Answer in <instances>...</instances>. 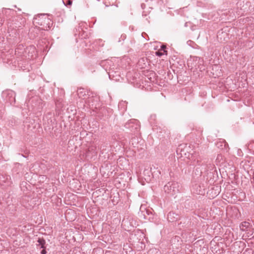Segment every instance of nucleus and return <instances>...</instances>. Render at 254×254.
Masks as SVG:
<instances>
[{"mask_svg": "<svg viewBox=\"0 0 254 254\" xmlns=\"http://www.w3.org/2000/svg\"><path fill=\"white\" fill-rule=\"evenodd\" d=\"M189 161L188 164L190 166L195 168L194 173L196 176H201L206 178L207 181L211 179L213 172L215 171V165L210 162H202L201 157L197 153H191L188 156Z\"/></svg>", "mask_w": 254, "mask_h": 254, "instance_id": "obj_1", "label": "nucleus"}, {"mask_svg": "<svg viewBox=\"0 0 254 254\" xmlns=\"http://www.w3.org/2000/svg\"><path fill=\"white\" fill-rule=\"evenodd\" d=\"M48 16L49 15L47 14H39L34 18V22L43 26V29L48 30L52 26L53 22Z\"/></svg>", "mask_w": 254, "mask_h": 254, "instance_id": "obj_2", "label": "nucleus"}, {"mask_svg": "<svg viewBox=\"0 0 254 254\" xmlns=\"http://www.w3.org/2000/svg\"><path fill=\"white\" fill-rule=\"evenodd\" d=\"M179 184L175 181L169 182L164 187L165 192L171 195L178 193L179 191Z\"/></svg>", "mask_w": 254, "mask_h": 254, "instance_id": "obj_3", "label": "nucleus"}, {"mask_svg": "<svg viewBox=\"0 0 254 254\" xmlns=\"http://www.w3.org/2000/svg\"><path fill=\"white\" fill-rule=\"evenodd\" d=\"M1 96L6 102H8L10 105L15 102V93L12 90L4 91L2 92Z\"/></svg>", "mask_w": 254, "mask_h": 254, "instance_id": "obj_4", "label": "nucleus"}, {"mask_svg": "<svg viewBox=\"0 0 254 254\" xmlns=\"http://www.w3.org/2000/svg\"><path fill=\"white\" fill-rule=\"evenodd\" d=\"M125 127L127 128H129L130 131L133 132H137L140 126L137 120L131 119L125 124Z\"/></svg>", "mask_w": 254, "mask_h": 254, "instance_id": "obj_5", "label": "nucleus"}, {"mask_svg": "<svg viewBox=\"0 0 254 254\" xmlns=\"http://www.w3.org/2000/svg\"><path fill=\"white\" fill-rule=\"evenodd\" d=\"M11 184L10 177L6 174L0 175V185L6 188L9 186Z\"/></svg>", "mask_w": 254, "mask_h": 254, "instance_id": "obj_6", "label": "nucleus"}, {"mask_svg": "<svg viewBox=\"0 0 254 254\" xmlns=\"http://www.w3.org/2000/svg\"><path fill=\"white\" fill-rule=\"evenodd\" d=\"M188 148L189 147L187 146V144H180L177 147L176 152L178 155L180 154L181 156L183 155H186Z\"/></svg>", "mask_w": 254, "mask_h": 254, "instance_id": "obj_7", "label": "nucleus"}, {"mask_svg": "<svg viewBox=\"0 0 254 254\" xmlns=\"http://www.w3.org/2000/svg\"><path fill=\"white\" fill-rule=\"evenodd\" d=\"M178 215L174 212H170L167 215V219L168 221L173 222L178 220Z\"/></svg>", "mask_w": 254, "mask_h": 254, "instance_id": "obj_8", "label": "nucleus"}, {"mask_svg": "<svg viewBox=\"0 0 254 254\" xmlns=\"http://www.w3.org/2000/svg\"><path fill=\"white\" fill-rule=\"evenodd\" d=\"M193 192L197 194L203 195L205 193L204 188H201L200 186L195 185L193 187Z\"/></svg>", "mask_w": 254, "mask_h": 254, "instance_id": "obj_9", "label": "nucleus"}, {"mask_svg": "<svg viewBox=\"0 0 254 254\" xmlns=\"http://www.w3.org/2000/svg\"><path fill=\"white\" fill-rule=\"evenodd\" d=\"M127 103L126 101H122L119 103L118 108L122 113H124L127 110Z\"/></svg>", "mask_w": 254, "mask_h": 254, "instance_id": "obj_10", "label": "nucleus"}, {"mask_svg": "<svg viewBox=\"0 0 254 254\" xmlns=\"http://www.w3.org/2000/svg\"><path fill=\"white\" fill-rule=\"evenodd\" d=\"M250 226V223L249 222L244 221L240 224V228L241 231H247V229L249 228Z\"/></svg>", "mask_w": 254, "mask_h": 254, "instance_id": "obj_11", "label": "nucleus"}, {"mask_svg": "<svg viewBox=\"0 0 254 254\" xmlns=\"http://www.w3.org/2000/svg\"><path fill=\"white\" fill-rule=\"evenodd\" d=\"M77 94L79 98H82L86 95V91L84 88H80L78 89Z\"/></svg>", "mask_w": 254, "mask_h": 254, "instance_id": "obj_12", "label": "nucleus"}, {"mask_svg": "<svg viewBox=\"0 0 254 254\" xmlns=\"http://www.w3.org/2000/svg\"><path fill=\"white\" fill-rule=\"evenodd\" d=\"M37 242L38 243V245L40 246V248H41V249L45 248V245L46 244V242H45V240L43 238H38Z\"/></svg>", "mask_w": 254, "mask_h": 254, "instance_id": "obj_13", "label": "nucleus"}, {"mask_svg": "<svg viewBox=\"0 0 254 254\" xmlns=\"http://www.w3.org/2000/svg\"><path fill=\"white\" fill-rule=\"evenodd\" d=\"M108 147L107 144H103L100 147L99 149L100 150V152L102 154H103L105 151L106 150V148Z\"/></svg>", "mask_w": 254, "mask_h": 254, "instance_id": "obj_14", "label": "nucleus"}, {"mask_svg": "<svg viewBox=\"0 0 254 254\" xmlns=\"http://www.w3.org/2000/svg\"><path fill=\"white\" fill-rule=\"evenodd\" d=\"M166 46L164 45H162L161 46V48H160V50L162 51L163 53H165V54L166 55H167V51H166Z\"/></svg>", "mask_w": 254, "mask_h": 254, "instance_id": "obj_15", "label": "nucleus"}, {"mask_svg": "<svg viewBox=\"0 0 254 254\" xmlns=\"http://www.w3.org/2000/svg\"><path fill=\"white\" fill-rule=\"evenodd\" d=\"M155 55L157 56L161 57L163 55H165V54L164 53H163L162 51H161V50H159L155 52Z\"/></svg>", "mask_w": 254, "mask_h": 254, "instance_id": "obj_16", "label": "nucleus"}, {"mask_svg": "<svg viewBox=\"0 0 254 254\" xmlns=\"http://www.w3.org/2000/svg\"><path fill=\"white\" fill-rule=\"evenodd\" d=\"M63 3L66 6H70L72 4V1L71 0H68L66 3H64V1L63 0Z\"/></svg>", "mask_w": 254, "mask_h": 254, "instance_id": "obj_17", "label": "nucleus"}, {"mask_svg": "<svg viewBox=\"0 0 254 254\" xmlns=\"http://www.w3.org/2000/svg\"><path fill=\"white\" fill-rule=\"evenodd\" d=\"M223 144H224V146H225L226 145V143L225 142H217L216 144V145L218 146V147H222Z\"/></svg>", "mask_w": 254, "mask_h": 254, "instance_id": "obj_18", "label": "nucleus"}, {"mask_svg": "<svg viewBox=\"0 0 254 254\" xmlns=\"http://www.w3.org/2000/svg\"><path fill=\"white\" fill-rule=\"evenodd\" d=\"M47 253V252L46 251V250L45 249H43L41 251V254H46Z\"/></svg>", "mask_w": 254, "mask_h": 254, "instance_id": "obj_19", "label": "nucleus"}, {"mask_svg": "<svg viewBox=\"0 0 254 254\" xmlns=\"http://www.w3.org/2000/svg\"><path fill=\"white\" fill-rule=\"evenodd\" d=\"M154 251V250H150L149 252H148V254H150L151 253H153Z\"/></svg>", "mask_w": 254, "mask_h": 254, "instance_id": "obj_20", "label": "nucleus"}, {"mask_svg": "<svg viewBox=\"0 0 254 254\" xmlns=\"http://www.w3.org/2000/svg\"><path fill=\"white\" fill-rule=\"evenodd\" d=\"M144 4H141V7H142V8H143V7H144Z\"/></svg>", "mask_w": 254, "mask_h": 254, "instance_id": "obj_21", "label": "nucleus"}, {"mask_svg": "<svg viewBox=\"0 0 254 254\" xmlns=\"http://www.w3.org/2000/svg\"><path fill=\"white\" fill-rule=\"evenodd\" d=\"M144 4H141V7H142V8H143V7H144Z\"/></svg>", "mask_w": 254, "mask_h": 254, "instance_id": "obj_22", "label": "nucleus"}, {"mask_svg": "<svg viewBox=\"0 0 254 254\" xmlns=\"http://www.w3.org/2000/svg\"><path fill=\"white\" fill-rule=\"evenodd\" d=\"M144 219H147L144 214Z\"/></svg>", "mask_w": 254, "mask_h": 254, "instance_id": "obj_23", "label": "nucleus"}, {"mask_svg": "<svg viewBox=\"0 0 254 254\" xmlns=\"http://www.w3.org/2000/svg\"><path fill=\"white\" fill-rule=\"evenodd\" d=\"M30 49H33V50H34V48L33 47H31L30 48Z\"/></svg>", "mask_w": 254, "mask_h": 254, "instance_id": "obj_24", "label": "nucleus"}, {"mask_svg": "<svg viewBox=\"0 0 254 254\" xmlns=\"http://www.w3.org/2000/svg\"><path fill=\"white\" fill-rule=\"evenodd\" d=\"M146 213H147V214H148V210H146Z\"/></svg>", "mask_w": 254, "mask_h": 254, "instance_id": "obj_25", "label": "nucleus"}, {"mask_svg": "<svg viewBox=\"0 0 254 254\" xmlns=\"http://www.w3.org/2000/svg\"><path fill=\"white\" fill-rule=\"evenodd\" d=\"M17 50H18V48H17L16 50H15V52H17Z\"/></svg>", "mask_w": 254, "mask_h": 254, "instance_id": "obj_26", "label": "nucleus"}]
</instances>
